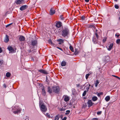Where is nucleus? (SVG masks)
Listing matches in <instances>:
<instances>
[{"mask_svg": "<svg viewBox=\"0 0 120 120\" xmlns=\"http://www.w3.org/2000/svg\"><path fill=\"white\" fill-rule=\"evenodd\" d=\"M87 104L88 105V106L89 107H91L94 104V103L92 102L90 100L88 101Z\"/></svg>", "mask_w": 120, "mask_h": 120, "instance_id": "nucleus-9", "label": "nucleus"}, {"mask_svg": "<svg viewBox=\"0 0 120 120\" xmlns=\"http://www.w3.org/2000/svg\"><path fill=\"white\" fill-rule=\"evenodd\" d=\"M95 35L97 39H98L99 38V36L98 35L97 33V32H95Z\"/></svg>", "mask_w": 120, "mask_h": 120, "instance_id": "nucleus-36", "label": "nucleus"}, {"mask_svg": "<svg viewBox=\"0 0 120 120\" xmlns=\"http://www.w3.org/2000/svg\"><path fill=\"white\" fill-rule=\"evenodd\" d=\"M70 111L69 110H67L66 111V113L65 114L66 115H68L69 114Z\"/></svg>", "mask_w": 120, "mask_h": 120, "instance_id": "nucleus-31", "label": "nucleus"}, {"mask_svg": "<svg viewBox=\"0 0 120 120\" xmlns=\"http://www.w3.org/2000/svg\"><path fill=\"white\" fill-rule=\"evenodd\" d=\"M48 42L49 43V44H51L52 45V44H53L51 40L50 39L49 40Z\"/></svg>", "mask_w": 120, "mask_h": 120, "instance_id": "nucleus-33", "label": "nucleus"}, {"mask_svg": "<svg viewBox=\"0 0 120 120\" xmlns=\"http://www.w3.org/2000/svg\"><path fill=\"white\" fill-rule=\"evenodd\" d=\"M11 75V74L9 72H7L6 74V76L8 77H10Z\"/></svg>", "mask_w": 120, "mask_h": 120, "instance_id": "nucleus-27", "label": "nucleus"}, {"mask_svg": "<svg viewBox=\"0 0 120 120\" xmlns=\"http://www.w3.org/2000/svg\"><path fill=\"white\" fill-rule=\"evenodd\" d=\"M10 25V24H9L7 25L6 26V27H7L8 26H9V25Z\"/></svg>", "mask_w": 120, "mask_h": 120, "instance_id": "nucleus-55", "label": "nucleus"}, {"mask_svg": "<svg viewBox=\"0 0 120 120\" xmlns=\"http://www.w3.org/2000/svg\"><path fill=\"white\" fill-rule=\"evenodd\" d=\"M66 118L65 117H64L63 119V120H66Z\"/></svg>", "mask_w": 120, "mask_h": 120, "instance_id": "nucleus-56", "label": "nucleus"}, {"mask_svg": "<svg viewBox=\"0 0 120 120\" xmlns=\"http://www.w3.org/2000/svg\"><path fill=\"white\" fill-rule=\"evenodd\" d=\"M60 110L61 111H63L64 110V109L62 108Z\"/></svg>", "mask_w": 120, "mask_h": 120, "instance_id": "nucleus-52", "label": "nucleus"}, {"mask_svg": "<svg viewBox=\"0 0 120 120\" xmlns=\"http://www.w3.org/2000/svg\"><path fill=\"white\" fill-rule=\"evenodd\" d=\"M39 72L43 73L45 74H48L46 70L43 69H40L38 70Z\"/></svg>", "mask_w": 120, "mask_h": 120, "instance_id": "nucleus-10", "label": "nucleus"}, {"mask_svg": "<svg viewBox=\"0 0 120 120\" xmlns=\"http://www.w3.org/2000/svg\"><path fill=\"white\" fill-rule=\"evenodd\" d=\"M19 41H24L25 40L24 37L22 36H20L19 38Z\"/></svg>", "mask_w": 120, "mask_h": 120, "instance_id": "nucleus-14", "label": "nucleus"}, {"mask_svg": "<svg viewBox=\"0 0 120 120\" xmlns=\"http://www.w3.org/2000/svg\"><path fill=\"white\" fill-rule=\"evenodd\" d=\"M25 120H27V119H25Z\"/></svg>", "mask_w": 120, "mask_h": 120, "instance_id": "nucleus-58", "label": "nucleus"}, {"mask_svg": "<svg viewBox=\"0 0 120 120\" xmlns=\"http://www.w3.org/2000/svg\"><path fill=\"white\" fill-rule=\"evenodd\" d=\"M3 63V62L2 60H0V64H1Z\"/></svg>", "mask_w": 120, "mask_h": 120, "instance_id": "nucleus-48", "label": "nucleus"}, {"mask_svg": "<svg viewBox=\"0 0 120 120\" xmlns=\"http://www.w3.org/2000/svg\"><path fill=\"white\" fill-rule=\"evenodd\" d=\"M92 99L93 101H95L98 99V98L96 96H94L92 97Z\"/></svg>", "mask_w": 120, "mask_h": 120, "instance_id": "nucleus-23", "label": "nucleus"}, {"mask_svg": "<svg viewBox=\"0 0 120 120\" xmlns=\"http://www.w3.org/2000/svg\"><path fill=\"white\" fill-rule=\"evenodd\" d=\"M69 48H70V50L72 52H74V50L73 49L71 45H70V47H69Z\"/></svg>", "mask_w": 120, "mask_h": 120, "instance_id": "nucleus-26", "label": "nucleus"}, {"mask_svg": "<svg viewBox=\"0 0 120 120\" xmlns=\"http://www.w3.org/2000/svg\"><path fill=\"white\" fill-rule=\"evenodd\" d=\"M115 7L116 8L118 9L119 8V6L115 4Z\"/></svg>", "mask_w": 120, "mask_h": 120, "instance_id": "nucleus-38", "label": "nucleus"}, {"mask_svg": "<svg viewBox=\"0 0 120 120\" xmlns=\"http://www.w3.org/2000/svg\"><path fill=\"white\" fill-rule=\"evenodd\" d=\"M99 82L98 80H97L96 81L95 83V86L97 87V86L98 85L99 83Z\"/></svg>", "mask_w": 120, "mask_h": 120, "instance_id": "nucleus-28", "label": "nucleus"}, {"mask_svg": "<svg viewBox=\"0 0 120 120\" xmlns=\"http://www.w3.org/2000/svg\"><path fill=\"white\" fill-rule=\"evenodd\" d=\"M27 7L28 6L27 5H24L20 8V10L21 11H23L26 9Z\"/></svg>", "mask_w": 120, "mask_h": 120, "instance_id": "nucleus-8", "label": "nucleus"}, {"mask_svg": "<svg viewBox=\"0 0 120 120\" xmlns=\"http://www.w3.org/2000/svg\"><path fill=\"white\" fill-rule=\"evenodd\" d=\"M57 41L59 42L58 44L60 45L62 44L64 42V40L60 39H58L57 40Z\"/></svg>", "mask_w": 120, "mask_h": 120, "instance_id": "nucleus-16", "label": "nucleus"}, {"mask_svg": "<svg viewBox=\"0 0 120 120\" xmlns=\"http://www.w3.org/2000/svg\"><path fill=\"white\" fill-rule=\"evenodd\" d=\"M9 41V36L6 35L5 37L4 41L6 43H7Z\"/></svg>", "mask_w": 120, "mask_h": 120, "instance_id": "nucleus-13", "label": "nucleus"}, {"mask_svg": "<svg viewBox=\"0 0 120 120\" xmlns=\"http://www.w3.org/2000/svg\"><path fill=\"white\" fill-rule=\"evenodd\" d=\"M3 86L5 88H6V85L5 84H4L3 85Z\"/></svg>", "mask_w": 120, "mask_h": 120, "instance_id": "nucleus-47", "label": "nucleus"}, {"mask_svg": "<svg viewBox=\"0 0 120 120\" xmlns=\"http://www.w3.org/2000/svg\"><path fill=\"white\" fill-rule=\"evenodd\" d=\"M116 43L117 44H119L120 43V39H118L116 40Z\"/></svg>", "mask_w": 120, "mask_h": 120, "instance_id": "nucleus-29", "label": "nucleus"}, {"mask_svg": "<svg viewBox=\"0 0 120 120\" xmlns=\"http://www.w3.org/2000/svg\"><path fill=\"white\" fill-rule=\"evenodd\" d=\"M110 96H108L105 97V99L106 101H108L110 100Z\"/></svg>", "mask_w": 120, "mask_h": 120, "instance_id": "nucleus-22", "label": "nucleus"}, {"mask_svg": "<svg viewBox=\"0 0 120 120\" xmlns=\"http://www.w3.org/2000/svg\"><path fill=\"white\" fill-rule=\"evenodd\" d=\"M112 76L116 78H117V79H120V78L119 77H118L117 76H115V75H112Z\"/></svg>", "mask_w": 120, "mask_h": 120, "instance_id": "nucleus-44", "label": "nucleus"}, {"mask_svg": "<svg viewBox=\"0 0 120 120\" xmlns=\"http://www.w3.org/2000/svg\"><path fill=\"white\" fill-rule=\"evenodd\" d=\"M78 53V52L76 51H75V55H77Z\"/></svg>", "mask_w": 120, "mask_h": 120, "instance_id": "nucleus-45", "label": "nucleus"}, {"mask_svg": "<svg viewBox=\"0 0 120 120\" xmlns=\"http://www.w3.org/2000/svg\"><path fill=\"white\" fill-rule=\"evenodd\" d=\"M55 26L56 27L59 28L62 26V23L60 22H58L56 23Z\"/></svg>", "mask_w": 120, "mask_h": 120, "instance_id": "nucleus-6", "label": "nucleus"}, {"mask_svg": "<svg viewBox=\"0 0 120 120\" xmlns=\"http://www.w3.org/2000/svg\"><path fill=\"white\" fill-rule=\"evenodd\" d=\"M52 89L53 91L56 93H58L60 91V89L58 86H53Z\"/></svg>", "mask_w": 120, "mask_h": 120, "instance_id": "nucleus-4", "label": "nucleus"}, {"mask_svg": "<svg viewBox=\"0 0 120 120\" xmlns=\"http://www.w3.org/2000/svg\"><path fill=\"white\" fill-rule=\"evenodd\" d=\"M31 49H30L29 50V52H30L31 51H32L33 50H31Z\"/></svg>", "mask_w": 120, "mask_h": 120, "instance_id": "nucleus-51", "label": "nucleus"}, {"mask_svg": "<svg viewBox=\"0 0 120 120\" xmlns=\"http://www.w3.org/2000/svg\"><path fill=\"white\" fill-rule=\"evenodd\" d=\"M42 93L43 95L45 96L46 95V92L44 89L43 88L42 89Z\"/></svg>", "mask_w": 120, "mask_h": 120, "instance_id": "nucleus-19", "label": "nucleus"}, {"mask_svg": "<svg viewBox=\"0 0 120 120\" xmlns=\"http://www.w3.org/2000/svg\"><path fill=\"white\" fill-rule=\"evenodd\" d=\"M61 33L63 37H68L69 34V30L67 28H64L62 29Z\"/></svg>", "mask_w": 120, "mask_h": 120, "instance_id": "nucleus-1", "label": "nucleus"}, {"mask_svg": "<svg viewBox=\"0 0 120 120\" xmlns=\"http://www.w3.org/2000/svg\"><path fill=\"white\" fill-rule=\"evenodd\" d=\"M89 74H90H90H92V72H91V71H90L89 72Z\"/></svg>", "mask_w": 120, "mask_h": 120, "instance_id": "nucleus-54", "label": "nucleus"}, {"mask_svg": "<svg viewBox=\"0 0 120 120\" xmlns=\"http://www.w3.org/2000/svg\"><path fill=\"white\" fill-rule=\"evenodd\" d=\"M101 111L98 112H97V114L98 115H99L101 114Z\"/></svg>", "mask_w": 120, "mask_h": 120, "instance_id": "nucleus-43", "label": "nucleus"}, {"mask_svg": "<svg viewBox=\"0 0 120 120\" xmlns=\"http://www.w3.org/2000/svg\"><path fill=\"white\" fill-rule=\"evenodd\" d=\"M106 38H103V43L105 42L106 41Z\"/></svg>", "mask_w": 120, "mask_h": 120, "instance_id": "nucleus-41", "label": "nucleus"}, {"mask_svg": "<svg viewBox=\"0 0 120 120\" xmlns=\"http://www.w3.org/2000/svg\"><path fill=\"white\" fill-rule=\"evenodd\" d=\"M45 115L46 116L48 117L49 118H50V115L49 113H47L46 114H45Z\"/></svg>", "mask_w": 120, "mask_h": 120, "instance_id": "nucleus-34", "label": "nucleus"}, {"mask_svg": "<svg viewBox=\"0 0 120 120\" xmlns=\"http://www.w3.org/2000/svg\"><path fill=\"white\" fill-rule=\"evenodd\" d=\"M115 1L117 2L118 0H114Z\"/></svg>", "mask_w": 120, "mask_h": 120, "instance_id": "nucleus-57", "label": "nucleus"}, {"mask_svg": "<svg viewBox=\"0 0 120 120\" xmlns=\"http://www.w3.org/2000/svg\"><path fill=\"white\" fill-rule=\"evenodd\" d=\"M39 105L41 110L43 113L46 112L47 110V108L45 105L43 104L41 105V103L40 102Z\"/></svg>", "mask_w": 120, "mask_h": 120, "instance_id": "nucleus-3", "label": "nucleus"}, {"mask_svg": "<svg viewBox=\"0 0 120 120\" xmlns=\"http://www.w3.org/2000/svg\"><path fill=\"white\" fill-rule=\"evenodd\" d=\"M85 17L84 16H82L81 17V19L82 20H84L85 19Z\"/></svg>", "mask_w": 120, "mask_h": 120, "instance_id": "nucleus-39", "label": "nucleus"}, {"mask_svg": "<svg viewBox=\"0 0 120 120\" xmlns=\"http://www.w3.org/2000/svg\"><path fill=\"white\" fill-rule=\"evenodd\" d=\"M103 94V93L102 92L99 93L98 94V97H100L101 95H102Z\"/></svg>", "mask_w": 120, "mask_h": 120, "instance_id": "nucleus-35", "label": "nucleus"}, {"mask_svg": "<svg viewBox=\"0 0 120 120\" xmlns=\"http://www.w3.org/2000/svg\"><path fill=\"white\" fill-rule=\"evenodd\" d=\"M110 59L109 56L108 55L104 57L103 60L104 61L107 62Z\"/></svg>", "mask_w": 120, "mask_h": 120, "instance_id": "nucleus-7", "label": "nucleus"}, {"mask_svg": "<svg viewBox=\"0 0 120 120\" xmlns=\"http://www.w3.org/2000/svg\"><path fill=\"white\" fill-rule=\"evenodd\" d=\"M2 51V49L1 48H0V53Z\"/></svg>", "mask_w": 120, "mask_h": 120, "instance_id": "nucleus-50", "label": "nucleus"}, {"mask_svg": "<svg viewBox=\"0 0 120 120\" xmlns=\"http://www.w3.org/2000/svg\"><path fill=\"white\" fill-rule=\"evenodd\" d=\"M113 43H111L109 47L107 48V49L109 51H110L113 46Z\"/></svg>", "mask_w": 120, "mask_h": 120, "instance_id": "nucleus-18", "label": "nucleus"}, {"mask_svg": "<svg viewBox=\"0 0 120 120\" xmlns=\"http://www.w3.org/2000/svg\"><path fill=\"white\" fill-rule=\"evenodd\" d=\"M92 120H98V119L96 118H93L92 119Z\"/></svg>", "mask_w": 120, "mask_h": 120, "instance_id": "nucleus-49", "label": "nucleus"}, {"mask_svg": "<svg viewBox=\"0 0 120 120\" xmlns=\"http://www.w3.org/2000/svg\"><path fill=\"white\" fill-rule=\"evenodd\" d=\"M60 117L59 115H57L55 117L54 119V120H58Z\"/></svg>", "mask_w": 120, "mask_h": 120, "instance_id": "nucleus-24", "label": "nucleus"}, {"mask_svg": "<svg viewBox=\"0 0 120 120\" xmlns=\"http://www.w3.org/2000/svg\"><path fill=\"white\" fill-rule=\"evenodd\" d=\"M55 13V11L53 8H51L49 11V14L50 15H52Z\"/></svg>", "mask_w": 120, "mask_h": 120, "instance_id": "nucleus-5", "label": "nucleus"}, {"mask_svg": "<svg viewBox=\"0 0 120 120\" xmlns=\"http://www.w3.org/2000/svg\"><path fill=\"white\" fill-rule=\"evenodd\" d=\"M85 1L86 2H87L89 1V0H85Z\"/></svg>", "mask_w": 120, "mask_h": 120, "instance_id": "nucleus-53", "label": "nucleus"}, {"mask_svg": "<svg viewBox=\"0 0 120 120\" xmlns=\"http://www.w3.org/2000/svg\"><path fill=\"white\" fill-rule=\"evenodd\" d=\"M56 48L57 49H59L60 50H61V51H63L62 49L61 48H60V47H56Z\"/></svg>", "mask_w": 120, "mask_h": 120, "instance_id": "nucleus-46", "label": "nucleus"}, {"mask_svg": "<svg viewBox=\"0 0 120 120\" xmlns=\"http://www.w3.org/2000/svg\"><path fill=\"white\" fill-rule=\"evenodd\" d=\"M86 90L84 91L83 94H82V96H85L86 94Z\"/></svg>", "mask_w": 120, "mask_h": 120, "instance_id": "nucleus-30", "label": "nucleus"}, {"mask_svg": "<svg viewBox=\"0 0 120 120\" xmlns=\"http://www.w3.org/2000/svg\"><path fill=\"white\" fill-rule=\"evenodd\" d=\"M64 97V100L65 101L67 102L69 100V97L67 95H65Z\"/></svg>", "mask_w": 120, "mask_h": 120, "instance_id": "nucleus-15", "label": "nucleus"}, {"mask_svg": "<svg viewBox=\"0 0 120 120\" xmlns=\"http://www.w3.org/2000/svg\"><path fill=\"white\" fill-rule=\"evenodd\" d=\"M89 86L86 88V90L87 91H88L89 90L90 88V85L89 84Z\"/></svg>", "mask_w": 120, "mask_h": 120, "instance_id": "nucleus-40", "label": "nucleus"}, {"mask_svg": "<svg viewBox=\"0 0 120 120\" xmlns=\"http://www.w3.org/2000/svg\"><path fill=\"white\" fill-rule=\"evenodd\" d=\"M119 20H120V17L119 18Z\"/></svg>", "mask_w": 120, "mask_h": 120, "instance_id": "nucleus-59", "label": "nucleus"}, {"mask_svg": "<svg viewBox=\"0 0 120 120\" xmlns=\"http://www.w3.org/2000/svg\"><path fill=\"white\" fill-rule=\"evenodd\" d=\"M24 1V0H17L16 3L17 4H21Z\"/></svg>", "mask_w": 120, "mask_h": 120, "instance_id": "nucleus-17", "label": "nucleus"}, {"mask_svg": "<svg viewBox=\"0 0 120 120\" xmlns=\"http://www.w3.org/2000/svg\"><path fill=\"white\" fill-rule=\"evenodd\" d=\"M60 18L61 19L63 20L64 19V17H62V16H60Z\"/></svg>", "mask_w": 120, "mask_h": 120, "instance_id": "nucleus-42", "label": "nucleus"}, {"mask_svg": "<svg viewBox=\"0 0 120 120\" xmlns=\"http://www.w3.org/2000/svg\"><path fill=\"white\" fill-rule=\"evenodd\" d=\"M21 111V109L19 106H15L13 109V112L15 114L19 113Z\"/></svg>", "mask_w": 120, "mask_h": 120, "instance_id": "nucleus-2", "label": "nucleus"}, {"mask_svg": "<svg viewBox=\"0 0 120 120\" xmlns=\"http://www.w3.org/2000/svg\"><path fill=\"white\" fill-rule=\"evenodd\" d=\"M90 75V74H87L86 75V79H87L89 76Z\"/></svg>", "mask_w": 120, "mask_h": 120, "instance_id": "nucleus-32", "label": "nucleus"}, {"mask_svg": "<svg viewBox=\"0 0 120 120\" xmlns=\"http://www.w3.org/2000/svg\"><path fill=\"white\" fill-rule=\"evenodd\" d=\"M66 64V63L65 61H63L61 62V65L62 66H64Z\"/></svg>", "mask_w": 120, "mask_h": 120, "instance_id": "nucleus-20", "label": "nucleus"}, {"mask_svg": "<svg viewBox=\"0 0 120 120\" xmlns=\"http://www.w3.org/2000/svg\"><path fill=\"white\" fill-rule=\"evenodd\" d=\"M8 50L11 53L13 52L14 49L11 46H9L8 48Z\"/></svg>", "mask_w": 120, "mask_h": 120, "instance_id": "nucleus-12", "label": "nucleus"}, {"mask_svg": "<svg viewBox=\"0 0 120 120\" xmlns=\"http://www.w3.org/2000/svg\"><path fill=\"white\" fill-rule=\"evenodd\" d=\"M115 36L116 37H117V38H118L120 35L118 33H117L115 34Z\"/></svg>", "mask_w": 120, "mask_h": 120, "instance_id": "nucleus-37", "label": "nucleus"}, {"mask_svg": "<svg viewBox=\"0 0 120 120\" xmlns=\"http://www.w3.org/2000/svg\"><path fill=\"white\" fill-rule=\"evenodd\" d=\"M48 91L50 94H51L52 92V90L51 89L50 87H48Z\"/></svg>", "mask_w": 120, "mask_h": 120, "instance_id": "nucleus-21", "label": "nucleus"}, {"mask_svg": "<svg viewBox=\"0 0 120 120\" xmlns=\"http://www.w3.org/2000/svg\"><path fill=\"white\" fill-rule=\"evenodd\" d=\"M93 41L94 42V43L95 44H96L98 42V41L95 38L93 37Z\"/></svg>", "mask_w": 120, "mask_h": 120, "instance_id": "nucleus-25", "label": "nucleus"}, {"mask_svg": "<svg viewBox=\"0 0 120 120\" xmlns=\"http://www.w3.org/2000/svg\"><path fill=\"white\" fill-rule=\"evenodd\" d=\"M31 44L34 47L37 44V41L35 40H33L31 42Z\"/></svg>", "mask_w": 120, "mask_h": 120, "instance_id": "nucleus-11", "label": "nucleus"}]
</instances>
